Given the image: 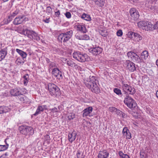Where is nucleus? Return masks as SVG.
I'll return each instance as SVG.
<instances>
[{
	"label": "nucleus",
	"instance_id": "864d4df0",
	"mask_svg": "<svg viewBox=\"0 0 158 158\" xmlns=\"http://www.w3.org/2000/svg\"><path fill=\"white\" fill-rule=\"evenodd\" d=\"M55 14L56 16L59 17L60 14V10H58L57 11L55 12Z\"/></svg>",
	"mask_w": 158,
	"mask_h": 158
},
{
	"label": "nucleus",
	"instance_id": "6ab92c4d",
	"mask_svg": "<svg viewBox=\"0 0 158 158\" xmlns=\"http://www.w3.org/2000/svg\"><path fill=\"white\" fill-rule=\"evenodd\" d=\"M123 135L126 136V139H130L131 138V133L127 127H125L123 128Z\"/></svg>",
	"mask_w": 158,
	"mask_h": 158
},
{
	"label": "nucleus",
	"instance_id": "7c9ffc66",
	"mask_svg": "<svg viewBox=\"0 0 158 158\" xmlns=\"http://www.w3.org/2000/svg\"><path fill=\"white\" fill-rule=\"evenodd\" d=\"M81 18L87 21H90L91 20L90 15L85 13L83 14L81 16Z\"/></svg>",
	"mask_w": 158,
	"mask_h": 158
},
{
	"label": "nucleus",
	"instance_id": "680f3d73",
	"mask_svg": "<svg viewBox=\"0 0 158 158\" xmlns=\"http://www.w3.org/2000/svg\"><path fill=\"white\" fill-rule=\"evenodd\" d=\"M4 2H6L8 1L9 0H2Z\"/></svg>",
	"mask_w": 158,
	"mask_h": 158
},
{
	"label": "nucleus",
	"instance_id": "9d476101",
	"mask_svg": "<svg viewBox=\"0 0 158 158\" xmlns=\"http://www.w3.org/2000/svg\"><path fill=\"white\" fill-rule=\"evenodd\" d=\"M145 6L152 10H156L158 9V4L156 2V0H147Z\"/></svg>",
	"mask_w": 158,
	"mask_h": 158
},
{
	"label": "nucleus",
	"instance_id": "bf43d9fd",
	"mask_svg": "<svg viewBox=\"0 0 158 158\" xmlns=\"http://www.w3.org/2000/svg\"><path fill=\"white\" fill-rule=\"evenodd\" d=\"M156 64L157 66L158 67V59L156 61Z\"/></svg>",
	"mask_w": 158,
	"mask_h": 158
},
{
	"label": "nucleus",
	"instance_id": "473e14b6",
	"mask_svg": "<svg viewBox=\"0 0 158 158\" xmlns=\"http://www.w3.org/2000/svg\"><path fill=\"white\" fill-rule=\"evenodd\" d=\"M134 38L137 41H139L142 40V37L139 34L135 33Z\"/></svg>",
	"mask_w": 158,
	"mask_h": 158
},
{
	"label": "nucleus",
	"instance_id": "412c9836",
	"mask_svg": "<svg viewBox=\"0 0 158 158\" xmlns=\"http://www.w3.org/2000/svg\"><path fill=\"white\" fill-rule=\"evenodd\" d=\"M67 64L68 66L73 68L75 69H79L80 68V66H78L76 64L71 60H69L67 61Z\"/></svg>",
	"mask_w": 158,
	"mask_h": 158
},
{
	"label": "nucleus",
	"instance_id": "423d86ee",
	"mask_svg": "<svg viewBox=\"0 0 158 158\" xmlns=\"http://www.w3.org/2000/svg\"><path fill=\"white\" fill-rule=\"evenodd\" d=\"M23 34L31 39H34L36 40H39L40 38L38 34L32 30L27 29H24L23 31Z\"/></svg>",
	"mask_w": 158,
	"mask_h": 158
},
{
	"label": "nucleus",
	"instance_id": "dca6fc26",
	"mask_svg": "<svg viewBox=\"0 0 158 158\" xmlns=\"http://www.w3.org/2000/svg\"><path fill=\"white\" fill-rule=\"evenodd\" d=\"M52 74L55 77L59 79L62 78V75L61 72L57 68H54L52 71Z\"/></svg>",
	"mask_w": 158,
	"mask_h": 158
},
{
	"label": "nucleus",
	"instance_id": "ddd939ff",
	"mask_svg": "<svg viewBox=\"0 0 158 158\" xmlns=\"http://www.w3.org/2000/svg\"><path fill=\"white\" fill-rule=\"evenodd\" d=\"M89 52L94 56H96L102 53V49L99 47H96L91 48L89 50Z\"/></svg>",
	"mask_w": 158,
	"mask_h": 158
},
{
	"label": "nucleus",
	"instance_id": "9b49d317",
	"mask_svg": "<svg viewBox=\"0 0 158 158\" xmlns=\"http://www.w3.org/2000/svg\"><path fill=\"white\" fill-rule=\"evenodd\" d=\"M122 88L124 92H129L130 94L133 95L135 92V88L130 86L127 84H123Z\"/></svg>",
	"mask_w": 158,
	"mask_h": 158
},
{
	"label": "nucleus",
	"instance_id": "13d9d810",
	"mask_svg": "<svg viewBox=\"0 0 158 158\" xmlns=\"http://www.w3.org/2000/svg\"><path fill=\"white\" fill-rule=\"evenodd\" d=\"M0 158H7L6 155H2L0 157Z\"/></svg>",
	"mask_w": 158,
	"mask_h": 158
},
{
	"label": "nucleus",
	"instance_id": "79ce46f5",
	"mask_svg": "<svg viewBox=\"0 0 158 158\" xmlns=\"http://www.w3.org/2000/svg\"><path fill=\"white\" fill-rule=\"evenodd\" d=\"M50 110H51V113H57L58 111L57 108L56 107H54L52 109H50ZM58 115V114L56 113L55 117H56Z\"/></svg>",
	"mask_w": 158,
	"mask_h": 158
},
{
	"label": "nucleus",
	"instance_id": "a878e982",
	"mask_svg": "<svg viewBox=\"0 0 158 158\" xmlns=\"http://www.w3.org/2000/svg\"><path fill=\"white\" fill-rule=\"evenodd\" d=\"M96 5L99 7H103L105 3V0H93Z\"/></svg>",
	"mask_w": 158,
	"mask_h": 158
},
{
	"label": "nucleus",
	"instance_id": "c9c22d12",
	"mask_svg": "<svg viewBox=\"0 0 158 158\" xmlns=\"http://www.w3.org/2000/svg\"><path fill=\"white\" fill-rule=\"evenodd\" d=\"M77 158H84L85 157L83 152L80 150H78L77 152Z\"/></svg>",
	"mask_w": 158,
	"mask_h": 158
},
{
	"label": "nucleus",
	"instance_id": "a19ab883",
	"mask_svg": "<svg viewBox=\"0 0 158 158\" xmlns=\"http://www.w3.org/2000/svg\"><path fill=\"white\" fill-rule=\"evenodd\" d=\"M99 33L103 36L106 37L107 35L106 31L104 30H100Z\"/></svg>",
	"mask_w": 158,
	"mask_h": 158
},
{
	"label": "nucleus",
	"instance_id": "37998d69",
	"mask_svg": "<svg viewBox=\"0 0 158 158\" xmlns=\"http://www.w3.org/2000/svg\"><path fill=\"white\" fill-rule=\"evenodd\" d=\"M89 39V35L85 34L82 35L81 40H87Z\"/></svg>",
	"mask_w": 158,
	"mask_h": 158
},
{
	"label": "nucleus",
	"instance_id": "a211bd4d",
	"mask_svg": "<svg viewBox=\"0 0 158 158\" xmlns=\"http://www.w3.org/2000/svg\"><path fill=\"white\" fill-rule=\"evenodd\" d=\"M109 154L106 150L101 151L98 155V158H108Z\"/></svg>",
	"mask_w": 158,
	"mask_h": 158
},
{
	"label": "nucleus",
	"instance_id": "0eeeda50",
	"mask_svg": "<svg viewBox=\"0 0 158 158\" xmlns=\"http://www.w3.org/2000/svg\"><path fill=\"white\" fill-rule=\"evenodd\" d=\"M137 25L140 29L147 31L152 29V24L150 22L144 21L139 22L137 23Z\"/></svg>",
	"mask_w": 158,
	"mask_h": 158
},
{
	"label": "nucleus",
	"instance_id": "a18cd8bd",
	"mask_svg": "<svg viewBox=\"0 0 158 158\" xmlns=\"http://www.w3.org/2000/svg\"><path fill=\"white\" fill-rule=\"evenodd\" d=\"M46 11L48 14H51L52 13V10L50 6L47 7L46 9Z\"/></svg>",
	"mask_w": 158,
	"mask_h": 158
},
{
	"label": "nucleus",
	"instance_id": "4c0bfd02",
	"mask_svg": "<svg viewBox=\"0 0 158 158\" xmlns=\"http://www.w3.org/2000/svg\"><path fill=\"white\" fill-rule=\"evenodd\" d=\"M135 32H133L132 31H129L128 32L127 35L128 37L131 39H132L134 37V34H135Z\"/></svg>",
	"mask_w": 158,
	"mask_h": 158
},
{
	"label": "nucleus",
	"instance_id": "bb28decb",
	"mask_svg": "<svg viewBox=\"0 0 158 158\" xmlns=\"http://www.w3.org/2000/svg\"><path fill=\"white\" fill-rule=\"evenodd\" d=\"M10 111V109L6 106H0V114L6 113Z\"/></svg>",
	"mask_w": 158,
	"mask_h": 158
},
{
	"label": "nucleus",
	"instance_id": "5701e85b",
	"mask_svg": "<svg viewBox=\"0 0 158 158\" xmlns=\"http://www.w3.org/2000/svg\"><path fill=\"white\" fill-rule=\"evenodd\" d=\"M93 110V108L91 106L88 107L83 110V116H88L89 114L91 113Z\"/></svg>",
	"mask_w": 158,
	"mask_h": 158
},
{
	"label": "nucleus",
	"instance_id": "4d7b16f0",
	"mask_svg": "<svg viewBox=\"0 0 158 158\" xmlns=\"http://www.w3.org/2000/svg\"><path fill=\"white\" fill-rule=\"evenodd\" d=\"M131 3H133L136 2L137 0H129Z\"/></svg>",
	"mask_w": 158,
	"mask_h": 158
},
{
	"label": "nucleus",
	"instance_id": "de8ad7c7",
	"mask_svg": "<svg viewBox=\"0 0 158 158\" xmlns=\"http://www.w3.org/2000/svg\"><path fill=\"white\" fill-rule=\"evenodd\" d=\"M75 37L76 39L81 40L82 35H80L79 33H76L75 35Z\"/></svg>",
	"mask_w": 158,
	"mask_h": 158
},
{
	"label": "nucleus",
	"instance_id": "ea45409f",
	"mask_svg": "<svg viewBox=\"0 0 158 158\" xmlns=\"http://www.w3.org/2000/svg\"><path fill=\"white\" fill-rule=\"evenodd\" d=\"M114 92L118 95H122L121 90L118 88H115L114 89Z\"/></svg>",
	"mask_w": 158,
	"mask_h": 158
},
{
	"label": "nucleus",
	"instance_id": "f257e3e1",
	"mask_svg": "<svg viewBox=\"0 0 158 158\" xmlns=\"http://www.w3.org/2000/svg\"><path fill=\"white\" fill-rule=\"evenodd\" d=\"M86 86L90 89L92 92L96 93H99L100 90L98 87V81L96 77L94 76H90L85 81Z\"/></svg>",
	"mask_w": 158,
	"mask_h": 158
},
{
	"label": "nucleus",
	"instance_id": "58836bf2",
	"mask_svg": "<svg viewBox=\"0 0 158 158\" xmlns=\"http://www.w3.org/2000/svg\"><path fill=\"white\" fill-rule=\"evenodd\" d=\"M9 145L6 143V145H0V152L6 150L8 148Z\"/></svg>",
	"mask_w": 158,
	"mask_h": 158
},
{
	"label": "nucleus",
	"instance_id": "7ed1b4c3",
	"mask_svg": "<svg viewBox=\"0 0 158 158\" xmlns=\"http://www.w3.org/2000/svg\"><path fill=\"white\" fill-rule=\"evenodd\" d=\"M21 133L26 136L32 135L34 133L33 128L30 126L22 125L19 127Z\"/></svg>",
	"mask_w": 158,
	"mask_h": 158
},
{
	"label": "nucleus",
	"instance_id": "b1692460",
	"mask_svg": "<svg viewBox=\"0 0 158 158\" xmlns=\"http://www.w3.org/2000/svg\"><path fill=\"white\" fill-rule=\"evenodd\" d=\"M77 30L82 33H85L86 29L85 26L83 24H77L76 26Z\"/></svg>",
	"mask_w": 158,
	"mask_h": 158
},
{
	"label": "nucleus",
	"instance_id": "c756f323",
	"mask_svg": "<svg viewBox=\"0 0 158 158\" xmlns=\"http://www.w3.org/2000/svg\"><path fill=\"white\" fill-rule=\"evenodd\" d=\"M18 97L20 100L23 103H25L28 101V98L25 96L23 95V94L20 95Z\"/></svg>",
	"mask_w": 158,
	"mask_h": 158
},
{
	"label": "nucleus",
	"instance_id": "4be33fe9",
	"mask_svg": "<svg viewBox=\"0 0 158 158\" xmlns=\"http://www.w3.org/2000/svg\"><path fill=\"white\" fill-rule=\"evenodd\" d=\"M77 135L76 133L73 131L72 133H69L68 135L69 140L70 142L72 143L75 139Z\"/></svg>",
	"mask_w": 158,
	"mask_h": 158
},
{
	"label": "nucleus",
	"instance_id": "5fc2aeb1",
	"mask_svg": "<svg viewBox=\"0 0 158 158\" xmlns=\"http://www.w3.org/2000/svg\"><path fill=\"white\" fill-rule=\"evenodd\" d=\"M154 29H158V21L156 22V24L154 25Z\"/></svg>",
	"mask_w": 158,
	"mask_h": 158
},
{
	"label": "nucleus",
	"instance_id": "09e8293b",
	"mask_svg": "<svg viewBox=\"0 0 158 158\" xmlns=\"http://www.w3.org/2000/svg\"><path fill=\"white\" fill-rule=\"evenodd\" d=\"M109 110L111 112H116L117 109L114 107H110L109 108Z\"/></svg>",
	"mask_w": 158,
	"mask_h": 158
},
{
	"label": "nucleus",
	"instance_id": "c03bdc74",
	"mask_svg": "<svg viewBox=\"0 0 158 158\" xmlns=\"http://www.w3.org/2000/svg\"><path fill=\"white\" fill-rule=\"evenodd\" d=\"M75 117V115L74 114L71 113L69 114L68 115V118L69 120L73 119Z\"/></svg>",
	"mask_w": 158,
	"mask_h": 158
},
{
	"label": "nucleus",
	"instance_id": "39448f33",
	"mask_svg": "<svg viewBox=\"0 0 158 158\" xmlns=\"http://www.w3.org/2000/svg\"><path fill=\"white\" fill-rule=\"evenodd\" d=\"M49 92L52 96H57L60 94L59 88L55 84L49 83L48 85Z\"/></svg>",
	"mask_w": 158,
	"mask_h": 158
},
{
	"label": "nucleus",
	"instance_id": "2eb2a0df",
	"mask_svg": "<svg viewBox=\"0 0 158 158\" xmlns=\"http://www.w3.org/2000/svg\"><path fill=\"white\" fill-rule=\"evenodd\" d=\"M130 15L134 20H136L139 17V15L138 11L134 8H131L130 10Z\"/></svg>",
	"mask_w": 158,
	"mask_h": 158
},
{
	"label": "nucleus",
	"instance_id": "f704fd0d",
	"mask_svg": "<svg viewBox=\"0 0 158 158\" xmlns=\"http://www.w3.org/2000/svg\"><path fill=\"white\" fill-rule=\"evenodd\" d=\"M117 115L122 118H124L125 116V114L122 111L117 110L115 112Z\"/></svg>",
	"mask_w": 158,
	"mask_h": 158
},
{
	"label": "nucleus",
	"instance_id": "e433bc0d",
	"mask_svg": "<svg viewBox=\"0 0 158 158\" xmlns=\"http://www.w3.org/2000/svg\"><path fill=\"white\" fill-rule=\"evenodd\" d=\"M118 154L121 158H130L128 155L123 154L122 151H119Z\"/></svg>",
	"mask_w": 158,
	"mask_h": 158
},
{
	"label": "nucleus",
	"instance_id": "4468645a",
	"mask_svg": "<svg viewBox=\"0 0 158 158\" xmlns=\"http://www.w3.org/2000/svg\"><path fill=\"white\" fill-rule=\"evenodd\" d=\"M9 93L12 97H18L21 94L20 88L16 87L10 89Z\"/></svg>",
	"mask_w": 158,
	"mask_h": 158
},
{
	"label": "nucleus",
	"instance_id": "8fccbe9b",
	"mask_svg": "<svg viewBox=\"0 0 158 158\" xmlns=\"http://www.w3.org/2000/svg\"><path fill=\"white\" fill-rule=\"evenodd\" d=\"M123 32L121 30H119L116 33L117 35L118 36H121L123 35Z\"/></svg>",
	"mask_w": 158,
	"mask_h": 158
},
{
	"label": "nucleus",
	"instance_id": "f3484780",
	"mask_svg": "<svg viewBox=\"0 0 158 158\" xmlns=\"http://www.w3.org/2000/svg\"><path fill=\"white\" fill-rule=\"evenodd\" d=\"M28 18H25L24 16H19L16 17L13 21V23L15 25H18L21 24L24 20H28Z\"/></svg>",
	"mask_w": 158,
	"mask_h": 158
},
{
	"label": "nucleus",
	"instance_id": "6e6d98bb",
	"mask_svg": "<svg viewBox=\"0 0 158 158\" xmlns=\"http://www.w3.org/2000/svg\"><path fill=\"white\" fill-rule=\"evenodd\" d=\"M44 21L47 23H48L49 22V19H46L44 20Z\"/></svg>",
	"mask_w": 158,
	"mask_h": 158
},
{
	"label": "nucleus",
	"instance_id": "3c124183",
	"mask_svg": "<svg viewBox=\"0 0 158 158\" xmlns=\"http://www.w3.org/2000/svg\"><path fill=\"white\" fill-rule=\"evenodd\" d=\"M56 66V64L55 63L52 62L50 63L49 65V68L51 69Z\"/></svg>",
	"mask_w": 158,
	"mask_h": 158
},
{
	"label": "nucleus",
	"instance_id": "2f4dec72",
	"mask_svg": "<svg viewBox=\"0 0 158 158\" xmlns=\"http://www.w3.org/2000/svg\"><path fill=\"white\" fill-rule=\"evenodd\" d=\"M29 75L28 74H25L23 76V78H24L23 84L25 85H27L28 83L29 80Z\"/></svg>",
	"mask_w": 158,
	"mask_h": 158
},
{
	"label": "nucleus",
	"instance_id": "f8f14e48",
	"mask_svg": "<svg viewBox=\"0 0 158 158\" xmlns=\"http://www.w3.org/2000/svg\"><path fill=\"white\" fill-rule=\"evenodd\" d=\"M124 65L131 72H133L135 70L134 63L130 60L125 61L124 62Z\"/></svg>",
	"mask_w": 158,
	"mask_h": 158
},
{
	"label": "nucleus",
	"instance_id": "cd10ccee",
	"mask_svg": "<svg viewBox=\"0 0 158 158\" xmlns=\"http://www.w3.org/2000/svg\"><path fill=\"white\" fill-rule=\"evenodd\" d=\"M19 12V10L16 9V10L14 12L12 13L11 14V15L10 16H9L8 19L7 20V22H6V21H5V23L6 24L9 23L12 20V18L10 19V18L12 16L14 17L16 15L18 14Z\"/></svg>",
	"mask_w": 158,
	"mask_h": 158
},
{
	"label": "nucleus",
	"instance_id": "052dcab7",
	"mask_svg": "<svg viewBox=\"0 0 158 158\" xmlns=\"http://www.w3.org/2000/svg\"><path fill=\"white\" fill-rule=\"evenodd\" d=\"M61 107V106H58V108L59 110H60Z\"/></svg>",
	"mask_w": 158,
	"mask_h": 158
},
{
	"label": "nucleus",
	"instance_id": "1a4fd4ad",
	"mask_svg": "<svg viewBox=\"0 0 158 158\" xmlns=\"http://www.w3.org/2000/svg\"><path fill=\"white\" fill-rule=\"evenodd\" d=\"M127 56L131 60L136 63H140L141 62L139 56L135 52L131 51L127 52Z\"/></svg>",
	"mask_w": 158,
	"mask_h": 158
},
{
	"label": "nucleus",
	"instance_id": "603ef678",
	"mask_svg": "<svg viewBox=\"0 0 158 158\" xmlns=\"http://www.w3.org/2000/svg\"><path fill=\"white\" fill-rule=\"evenodd\" d=\"M65 15L66 17L68 19L70 18L71 17V14L69 12H66L65 14Z\"/></svg>",
	"mask_w": 158,
	"mask_h": 158
},
{
	"label": "nucleus",
	"instance_id": "49530a36",
	"mask_svg": "<svg viewBox=\"0 0 158 158\" xmlns=\"http://www.w3.org/2000/svg\"><path fill=\"white\" fill-rule=\"evenodd\" d=\"M20 91L21 92V95L25 94L27 93V90L24 88H23L21 89L20 88Z\"/></svg>",
	"mask_w": 158,
	"mask_h": 158
},
{
	"label": "nucleus",
	"instance_id": "72a5a7b5",
	"mask_svg": "<svg viewBox=\"0 0 158 158\" xmlns=\"http://www.w3.org/2000/svg\"><path fill=\"white\" fill-rule=\"evenodd\" d=\"M148 56V52L146 51H143L141 54V56L142 58L146 59Z\"/></svg>",
	"mask_w": 158,
	"mask_h": 158
},
{
	"label": "nucleus",
	"instance_id": "c85d7f7f",
	"mask_svg": "<svg viewBox=\"0 0 158 158\" xmlns=\"http://www.w3.org/2000/svg\"><path fill=\"white\" fill-rule=\"evenodd\" d=\"M16 52L18 53L23 58H26L27 54L26 52L21 50L19 49H16Z\"/></svg>",
	"mask_w": 158,
	"mask_h": 158
},
{
	"label": "nucleus",
	"instance_id": "6e6552de",
	"mask_svg": "<svg viewBox=\"0 0 158 158\" xmlns=\"http://www.w3.org/2000/svg\"><path fill=\"white\" fill-rule=\"evenodd\" d=\"M124 103L130 108H135L137 106L135 101L131 97L127 96L124 100Z\"/></svg>",
	"mask_w": 158,
	"mask_h": 158
},
{
	"label": "nucleus",
	"instance_id": "f03ea898",
	"mask_svg": "<svg viewBox=\"0 0 158 158\" xmlns=\"http://www.w3.org/2000/svg\"><path fill=\"white\" fill-rule=\"evenodd\" d=\"M73 58L81 62L88 61L89 59L86 54L81 53L80 52H74L73 53Z\"/></svg>",
	"mask_w": 158,
	"mask_h": 158
},
{
	"label": "nucleus",
	"instance_id": "20e7f679",
	"mask_svg": "<svg viewBox=\"0 0 158 158\" xmlns=\"http://www.w3.org/2000/svg\"><path fill=\"white\" fill-rule=\"evenodd\" d=\"M73 34L72 30L67 31L64 33H62L59 35L58 37V40L63 43L66 42L68 41L72 37Z\"/></svg>",
	"mask_w": 158,
	"mask_h": 158
},
{
	"label": "nucleus",
	"instance_id": "393cba45",
	"mask_svg": "<svg viewBox=\"0 0 158 158\" xmlns=\"http://www.w3.org/2000/svg\"><path fill=\"white\" fill-rule=\"evenodd\" d=\"M7 54V51L5 48L2 49L0 51V61L5 58Z\"/></svg>",
	"mask_w": 158,
	"mask_h": 158
},
{
	"label": "nucleus",
	"instance_id": "aec40b11",
	"mask_svg": "<svg viewBox=\"0 0 158 158\" xmlns=\"http://www.w3.org/2000/svg\"><path fill=\"white\" fill-rule=\"evenodd\" d=\"M47 109V106L45 105L39 106L38 107L36 111L34 114V115H36L40 113V112L43 111Z\"/></svg>",
	"mask_w": 158,
	"mask_h": 158
}]
</instances>
